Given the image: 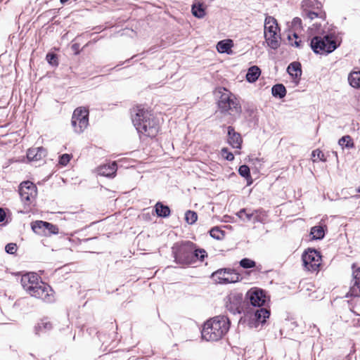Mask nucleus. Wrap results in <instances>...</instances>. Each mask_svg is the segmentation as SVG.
Returning <instances> with one entry per match:
<instances>
[{
    "instance_id": "nucleus-1",
    "label": "nucleus",
    "mask_w": 360,
    "mask_h": 360,
    "mask_svg": "<svg viewBox=\"0 0 360 360\" xmlns=\"http://www.w3.org/2000/svg\"><path fill=\"white\" fill-rule=\"evenodd\" d=\"M174 262L181 266H189L197 261L203 262L207 257V252L202 248H197L191 241L187 240L175 243L172 248Z\"/></svg>"
},
{
    "instance_id": "nucleus-2",
    "label": "nucleus",
    "mask_w": 360,
    "mask_h": 360,
    "mask_svg": "<svg viewBox=\"0 0 360 360\" xmlns=\"http://www.w3.org/2000/svg\"><path fill=\"white\" fill-rule=\"evenodd\" d=\"M20 283L23 289L32 297L48 303L54 301L53 289L47 283L43 282L37 274L28 272L23 274Z\"/></svg>"
},
{
    "instance_id": "nucleus-3",
    "label": "nucleus",
    "mask_w": 360,
    "mask_h": 360,
    "mask_svg": "<svg viewBox=\"0 0 360 360\" xmlns=\"http://www.w3.org/2000/svg\"><path fill=\"white\" fill-rule=\"evenodd\" d=\"M131 120L138 133L153 138L158 133V121L148 110L141 106L133 108Z\"/></svg>"
},
{
    "instance_id": "nucleus-4",
    "label": "nucleus",
    "mask_w": 360,
    "mask_h": 360,
    "mask_svg": "<svg viewBox=\"0 0 360 360\" xmlns=\"http://www.w3.org/2000/svg\"><path fill=\"white\" fill-rule=\"evenodd\" d=\"M229 319L224 315L216 316L203 325L201 335L206 341L217 342L222 339L230 328Z\"/></svg>"
},
{
    "instance_id": "nucleus-5",
    "label": "nucleus",
    "mask_w": 360,
    "mask_h": 360,
    "mask_svg": "<svg viewBox=\"0 0 360 360\" xmlns=\"http://www.w3.org/2000/svg\"><path fill=\"white\" fill-rule=\"evenodd\" d=\"M216 94L219 96L217 101L218 108L222 113L240 114L241 105L236 96L226 88L219 87Z\"/></svg>"
},
{
    "instance_id": "nucleus-6",
    "label": "nucleus",
    "mask_w": 360,
    "mask_h": 360,
    "mask_svg": "<svg viewBox=\"0 0 360 360\" xmlns=\"http://www.w3.org/2000/svg\"><path fill=\"white\" fill-rule=\"evenodd\" d=\"M309 46L316 54H328L334 51L338 46L335 37L331 34L324 36H314L311 39Z\"/></svg>"
},
{
    "instance_id": "nucleus-7",
    "label": "nucleus",
    "mask_w": 360,
    "mask_h": 360,
    "mask_svg": "<svg viewBox=\"0 0 360 360\" xmlns=\"http://www.w3.org/2000/svg\"><path fill=\"white\" fill-rule=\"evenodd\" d=\"M71 122L75 132H83L89 124V110L82 107L76 108L73 112Z\"/></svg>"
},
{
    "instance_id": "nucleus-8",
    "label": "nucleus",
    "mask_w": 360,
    "mask_h": 360,
    "mask_svg": "<svg viewBox=\"0 0 360 360\" xmlns=\"http://www.w3.org/2000/svg\"><path fill=\"white\" fill-rule=\"evenodd\" d=\"M304 268L309 271H318L321 265V256L315 249L309 248L304 251L302 256Z\"/></svg>"
},
{
    "instance_id": "nucleus-9",
    "label": "nucleus",
    "mask_w": 360,
    "mask_h": 360,
    "mask_svg": "<svg viewBox=\"0 0 360 360\" xmlns=\"http://www.w3.org/2000/svg\"><path fill=\"white\" fill-rule=\"evenodd\" d=\"M211 278L217 283L227 284L237 282L239 279V275L231 269H220L213 272Z\"/></svg>"
},
{
    "instance_id": "nucleus-10",
    "label": "nucleus",
    "mask_w": 360,
    "mask_h": 360,
    "mask_svg": "<svg viewBox=\"0 0 360 360\" xmlns=\"http://www.w3.org/2000/svg\"><path fill=\"white\" fill-rule=\"evenodd\" d=\"M19 194L25 205H30L37 195V186L30 181H23L19 187Z\"/></svg>"
},
{
    "instance_id": "nucleus-11",
    "label": "nucleus",
    "mask_w": 360,
    "mask_h": 360,
    "mask_svg": "<svg viewBox=\"0 0 360 360\" xmlns=\"http://www.w3.org/2000/svg\"><path fill=\"white\" fill-rule=\"evenodd\" d=\"M32 231L37 234L51 236L58 234V228L56 225L43 221H36L32 224Z\"/></svg>"
},
{
    "instance_id": "nucleus-12",
    "label": "nucleus",
    "mask_w": 360,
    "mask_h": 360,
    "mask_svg": "<svg viewBox=\"0 0 360 360\" xmlns=\"http://www.w3.org/2000/svg\"><path fill=\"white\" fill-rule=\"evenodd\" d=\"M243 295L239 292L231 293L226 303V309L233 314H240L242 307Z\"/></svg>"
},
{
    "instance_id": "nucleus-13",
    "label": "nucleus",
    "mask_w": 360,
    "mask_h": 360,
    "mask_svg": "<svg viewBox=\"0 0 360 360\" xmlns=\"http://www.w3.org/2000/svg\"><path fill=\"white\" fill-rule=\"evenodd\" d=\"M250 304L254 307H261L266 302V297L262 290H250L247 293Z\"/></svg>"
},
{
    "instance_id": "nucleus-14",
    "label": "nucleus",
    "mask_w": 360,
    "mask_h": 360,
    "mask_svg": "<svg viewBox=\"0 0 360 360\" xmlns=\"http://www.w3.org/2000/svg\"><path fill=\"white\" fill-rule=\"evenodd\" d=\"M243 142L241 136L231 126L228 127V143L234 148L240 149Z\"/></svg>"
},
{
    "instance_id": "nucleus-15",
    "label": "nucleus",
    "mask_w": 360,
    "mask_h": 360,
    "mask_svg": "<svg viewBox=\"0 0 360 360\" xmlns=\"http://www.w3.org/2000/svg\"><path fill=\"white\" fill-rule=\"evenodd\" d=\"M117 164L115 162H112L108 165L100 166L98 168V173L101 176L107 177H114L117 172Z\"/></svg>"
},
{
    "instance_id": "nucleus-16",
    "label": "nucleus",
    "mask_w": 360,
    "mask_h": 360,
    "mask_svg": "<svg viewBox=\"0 0 360 360\" xmlns=\"http://www.w3.org/2000/svg\"><path fill=\"white\" fill-rule=\"evenodd\" d=\"M353 282L349 293L351 296L360 297V267L353 271Z\"/></svg>"
},
{
    "instance_id": "nucleus-17",
    "label": "nucleus",
    "mask_w": 360,
    "mask_h": 360,
    "mask_svg": "<svg viewBox=\"0 0 360 360\" xmlns=\"http://www.w3.org/2000/svg\"><path fill=\"white\" fill-rule=\"evenodd\" d=\"M46 155V150L43 147L30 148L27 153V158L30 161L41 160Z\"/></svg>"
},
{
    "instance_id": "nucleus-18",
    "label": "nucleus",
    "mask_w": 360,
    "mask_h": 360,
    "mask_svg": "<svg viewBox=\"0 0 360 360\" xmlns=\"http://www.w3.org/2000/svg\"><path fill=\"white\" fill-rule=\"evenodd\" d=\"M278 30V24L274 18L268 16L265 19L264 34H276Z\"/></svg>"
},
{
    "instance_id": "nucleus-19",
    "label": "nucleus",
    "mask_w": 360,
    "mask_h": 360,
    "mask_svg": "<svg viewBox=\"0 0 360 360\" xmlns=\"http://www.w3.org/2000/svg\"><path fill=\"white\" fill-rule=\"evenodd\" d=\"M270 316V311L265 308H259L255 311L253 320L257 323H264Z\"/></svg>"
},
{
    "instance_id": "nucleus-20",
    "label": "nucleus",
    "mask_w": 360,
    "mask_h": 360,
    "mask_svg": "<svg viewBox=\"0 0 360 360\" xmlns=\"http://www.w3.org/2000/svg\"><path fill=\"white\" fill-rule=\"evenodd\" d=\"M191 13L197 18L205 17L206 12L203 3L195 2L191 6Z\"/></svg>"
},
{
    "instance_id": "nucleus-21",
    "label": "nucleus",
    "mask_w": 360,
    "mask_h": 360,
    "mask_svg": "<svg viewBox=\"0 0 360 360\" xmlns=\"http://www.w3.org/2000/svg\"><path fill=\"white\" fill-rule=\"evenodd\" d=\"M266 42L267 45L272 49H277L280 46L279 39L280 37L276 34H264Z\"/></svg>"
},
{
    "instance_id": "nucleus-22",
    "label": "nucleus",
    "mask_w": 360,
    "mask_h": 360,
    "mask_svg": "<svg viewBox=\"0 0 360 360\" xmlns=\"http://www.w3.org/2000/svg\"><path fill=\"white\" fill-rule=\"evenodd\" d=\"M288 72L293 78H300L302 75L301 64L299 62H292L288 67Z\"/></svg>"
},
{
    "instance_id": "nucleus-23",
    "label": "nucleus",
    "mask_w": 360,
    "mask_h": 360,
    "mask_svg": "<svg viewBox=\"0 0 360 360\" xmlns=\"http://www.w3.org/2000/svg\"><path fill=\"white\" fill-rule=\"evenodd\" d=\"M156 214L160 217H167L170 215V209L167 205H165L161 202H158L155 205Z\"/></svg>"
},
{
    "instance_id": "nucleus-24",
    "label": "nucleus",
    "mask_w": 360,
    "mask_h": 360,
    "mask_svg": "<svg viewBox=\"0 0 360 360\" xmlns=\"http://www.w3.org/2000/svg\"><path fill=\"white\" fill-rule=\"evenodd\" d=\"M238 217L244 221H248L253 220V222L259 221V217L255 215L254 213L247 212L246 209H241L238 213Z\"/></svg>"
},
{
    "instance_id": "nucleus-25",
    "label": "nucleus",
    "mask_w": 360,
    "mask_h": 360,
    "mask_svg": "<svg viewBox=\"0 0 360 360\" xmlns=\"http://www.w3.org/2000/svg\"><path fill=\"white\" fill-rule=\"evenodd\" d=\"M233 46V41L231 39L221 40L217 44V49L221 53H229Z\"/></svg>"
},
{
    "instance_id": "nucleus-26",
    "label": "nucleus",
    "mask_w": 360,
    "mask_h": 360,
    "mask_svg": "<svg viewBox=\"0 0 360 360\" xmlns=\"http://www.w3.org/2000/svg\"><path fill=\"white\" fill-rule=\"evenodd\" d=\"M261 74V70L257 66L250 67L246 74V79L249 82H255Z\"/></svg>"
},
{
    "instance_id": "nucleus-27",
    "label": "nucleus",
    "mask_w": 360,
    "mask_h": 360,
    "mask_svg": "<svg viewBox=\"0 0 360 360\" xmlns=\"http://www.w3.org/2000/svg\"><path fill=\"white\" fill-rule=\"evenodd\" d=\"M302 6L304 11L307 10H320L322 7L321 4L318 0H303Z\"/></svg>"
},
{
    "instance_id": "nucleus-28",
    "label": "nucleus",
    "mask_w": 360,
    "mask_h": 360,
    "mask_svg": "<svg viewBox=\"0 0 360 360\" xmlns=\"http://www.w3.org/2000/svg\"><path fill=\"white\" fill-rule=\"evenodd\" d=\"M52 326L51 321L46 319H42L35 327L36 333L39 334L40 333L47 332L52 328Z\"/></svg>"
},
{
    "instance_id": "nucleus-29",
    "label": "nucleus",
    "mask_w": 360,
    "mask_h": 360,
    "mask_svg": "<svg viewBox=\"0 0 360 360\" xmlns=\"http://www.w3.org/2000/svg\"><path fill=\"white\" fill-rule=\"evenodd\" d=\"M271 93L274 97L283 98L286 95V89L282 84H277L272 86Z\"/></svg>"
},
{
    "instance_id": "nucleus-30",
    "label": "nucleus",
    "mask_w": 360,
    "mask_h": 360,
    "mask_svg": "<svg viewBox=\"0 0 360 360\" xmlns=\"http://www.w3.org/2000/svg\"><path fill=\"white\" fill-rule=\"evenodd\" d=\"M349 84L354 88L360 87V71L352 72L348 76Z\"/></svg>"
},
{
    "instance_id": "nucleus-31",
    "label": "nucleus",
    "mask_w": 360,
    "mask_h": 360,
    "mask_svg": "<svg viewBox=\"0 0 360 360\" xmlns=\"http://www.w3.org/2000/svg\"><path fill=\"white\" fill-rule=\"evenodd\" d=\"M310 234L312 236L313 239L320 240L323 238L325 231L322 226H314L311 229Z\"/></svg>"
},
{
    "instance_id": "nucleus-32",
    "label": "nucleus",
    "mask_w": 360,
    "mask_h": 360,
    "mask_svg": "<svg viewBox=\"0 0 360 360\" xmlns=\"http://www.w3.org/2000/svg\"><path fill=\"white\" fill-rule=\"evenodd\" d=\"M338 143L342 148H352L354 146L353 140L349 135L344 136L340 139Z\"/></svg>"
},
{
    "instance_id": "nucleus-33",
    "label": "nucleus",
    "mask_w": 360,
    "mask_h": 360,
    "mask_svg": "<svg viewBox=\"0 0 360 360\" xmlns=\"http://www.w3.org/2000/svg\"><path fill=\"white\" fill-rule=\"evenodd\" d=\"M303 16L304 20L308 19L311 21L318 17L322 18V13L321 12H317L313 10H307L304 11Z\"/></svg>"
},
{
    "instance_id": "nucleus-34",
    "label": "nucleus",
    "mask_w": 360,
    "mask_h": 360,
    "mask_svg": "<svg viewBox=\"0 0 360 360\" xmlns=\"http://www.w3.org/2000/svg\"><path fill=\"white\" fill-rule=\"evenodd\" d=\"M198 219L197 213L194 211L188 210L185 214V220L189 224H194Z\"/></svg>"
},
{
    "instance_id": "nucleus-35",
    "label": "nucleus",
    "mask_w": 360,
    "mask_h": 360,
    "mask_svg": "<svg viewBox=\"0 0 360 360\" xmlns=\"http://www.w3.org/2000/svg\"><path fill=\"white\" fill-rule=\"evenodd\" d=\"M210 234L211 237H212L213 238H215L217 240H221L224 236V232L223 231H221V229H219L217 226L213 227L210 231Z\"/></svg>"
},
{
    "instance_id": "nucleus-36",
    "label": "nucleus",
    "mask_w": 360,
    "mask_h": 360,
    "mask_svg": "<svg viewBox=\"0 0 360 360\" xmlns=\"http://www.w3.org/2000/svg\"><path fill=\"white\" fill-rule=\"evenodd\" d=\"M240 265L244 269H250L256 266L255 261L249 258H243L240 261Z\"/></svg>"
},
{
    "instance_id": "nucleus-37",
    "label": "nucleus",
    "mask_w": 360,
    "mask_h": 360,
    "mask_svg": "<svg viewBox=\"0 0 360 360\" xmlns=\"http://www.w3.org/2000/svg\"><path fill=\"white\" fill-rule=\"evenodd\" d=\"M238 173L240 176L245 178L246 179H248L249 178H250V168L248 166H247L245 165H243L240 166V167L238 169Z\"/></svg>"
},
{
    "instance_id": "nucleus-38",
    "label": "nucleus",
    "mask_w": 360,
    "mask_h": 360,
    "mask_svg": "<svg viewBox=\"0 0 360 360\" xmlns=\"http://www.w3.org/2000/svg\"><path fill=\"white\" fill-rule=\"evenodd\" d=\"M47 62L52 66H57L58 65V57L56 53H48L46 55Z\"/></svg>"
},
{
    "instance_id": "nucleus-39",
    "label": "nucleus",
    "mask_w": 360,
    "mask_h": 360,
    "mask_svg": "<svg viewBox=\"0 0 360 360\" xmlns=\"http://www.w3.org/2000/svg\"><path fill=\"white\" fill-rule=\"evenodd\" d=\"M293 38L295 39V41L292 40V38L290 35L288 36V40L292 46H295L296 47H302V41L297 40L298 35L296 33L293 34Z\"/></svg>"
},
{
    "instance_id": "nucleus-40",
    "label": "nucleus",
    "mask_w": 360,
    "mask_h": 360,
    "mask_svg": "<svg viewBox=\"0 0 360 360\" xmlns=\"http://www.w3.org/2000/svg\"><path fill=\"white\" fill-rule=\"evenodd\" d=\"M312 158H316L317 159L320 160L321 161H323V162H325L326 161V159L324 157V154L323 153L319 150V149H316V150H314L313 152H312Z\"/></svg>"
},
{
    "instance_id": "nucleus-41",
    "label": "nucleus",
    "mask_w": 360,
    "mask_h": 360,
    "mask_svg": "<svg viewBox=\"0 0 360 360\" xmlns=\"http://www.w3.org/2000/svg\"><path fill=\"white\" fill-rule=\"evenodd\" d=\"M5 250L7 253L13 255L14 254L17 250V245L15 243H8L5 247Z\"/></svg>"
},
{
    "instance_id": "nucleus-42",
    "label": "nucleus",
    "mask_w": 360,
    "mask_h": 360,
    "mask_svg": "<svg viewBox=\"0 0 360 360\" xmlns=\"http://www.w3.org/2000/svg\"><path fill=\"white\" fill-rule=\"evenodd\" d=\"M71 159V156L69 154H63L60 156L59 163L63 166H65L68 164Z\"/></svg>"
},
{
    "instance_id": "nucleus-43",
    "label": "nucleus",
    "mask_w": 360,
    "mask_h": 360,
    "mask_svg": "<svg viewBox=\"0 0 360 360\" xmlns=\"http://www.w3.org/2000/svg\"><path fill=\"white\" fill-rule=\"evenodd\" d=\"M221 154L223 157L227 160H233L234 159V155L232 153L229 152L227 148H224L221 149Z\"/></svg>"
},
{
    "instance_id": "nucleus-44",
    "label": "nucleus",
    "mask_w": 360,
    "mask_h": 360,
    "mask_svg": "<svg viewBox=\"0 0 360 360\" xmlns=\"http://www.w3.org/2000/svg\"><path fill=\"white\" fill-rule=\"evenodd\" d=\"M6 217V213L4 210L2 208H0V222H2L4 221Z\"/></svg>"
},
{
    "instance_id": "nucleus-45",
    "label": "nucleus",
    "mask_w": 360,
    "mask_h": 360,
    "mask_svg": "<svg viewBox=\"0 0 360 360\" xmlns=\"http://www.w3.org/2000/svg\"><path fill=\"white\" fill-rule=\"evenodd\" d=\"M294 23L296 24V23H299L300 24L301 23V19L300 18H295L294 19Z\"/></svg>"
},
{
    "instance_id": "nucleus-46",
    "label": "nucleus",
    "mask_w": 360,
    "mask_h": 360,
    "mask_svg": "<svg viewBox=\"0 0 360 360\" xmlns=\"http://www.w3.org/2000/svg\"><path fill=\"white\" fill-rule=\"evenodd\" d=\"M68 0H60V3L61 4H65L68 1Z\"/></svg>"
},
{
    "instance_id": "nucleus-47",
    "label": "nucleus",
    "mask_w": 360,
    "mask_h": 360,
    "mask_svg": "<svg viewBox=\"0 0 360 360\" xmlns=\"http://www.w3.org/2000/svg\"><path fill=\"white\" fill-rule=\"evenodd\" d=\"M72 48H73L74 49H76L77 48V44H73V45H72Z\"/></svg>"
},
{
    "instance_id": "nucleus-48",
    "label": "nucleus",
    "mask_w": 360,
    "mask_h": 360,
    "mask_svg": "<svg viewBox=\"0 0 360 360\" xmlns=\"http://www.w3.org/2000/svg\"><path fill=\"white\" fill-rule=\"evenodd\" d=\"M356 192L357 193H360V186L358 187L356 189Z\"/></svg>"
},
{
    "instance_id": "nucleus-49",
    "label": "nucleus",
    "mask_w": 360,
    "mask_h": 360,
    "mask_svg": "<svg viewBox=\"0 0 360 360\" xmlns=\"http://www.w3.org/2000/svg\"><path fill=\"white\" fill-rule=\"evenodd\" d=\"M355 198H360V195H356L354 196Z\"/></svg>"
},
{
    "instance_id": "nucleus-50",
    "label": "nucleus",
    "mask_w": 360,
    "mask_h": 360,
    "mask_svg": "<svg viewBox=\"0 0 360 360\" xmlns=\"http://www.w3.org/2000/svg\"><path fill=\"white\" fill-rule=\"evenodd\" d=\"M254 160H255V161H259V160L258 158H255V159H254Z\"/></svg>"
},
{
    "instance_id": "nucleus-51",
    "label": "nucleus",
    "mask_w": 360,
    "mask_h": 360,
    "mask_svg": "<svg viewBox=\"0 0 360 360\" xmlns=\"http://www.w3.org/2000/svg\"><path fill=\"white\" fill-rule=\"evenodd\" d=\"M349 295L350 297H352V296L350 295V294L348 292V295H347V297H349Z\"/></svg>"
}]
</instances>
